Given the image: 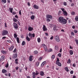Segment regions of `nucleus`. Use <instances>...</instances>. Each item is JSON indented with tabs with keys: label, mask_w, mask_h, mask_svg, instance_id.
I'll list each match as a JSON object with an SVG mask.
<instances>
[{
	"label": "nucleus",
	"mask_w": 78,
	"mask_h": 78,
	"mask_svg": "<svg viewBox=\"0 0 78 78\" xmlns=\"http://www.w3.org/2000/svg\"><path fill=\"white\" fill-rule=\"evenodd\" d=\"M70 74H73V70L71 71L70 72Z\"/></svg>",
	"instance_id": "53"
},
{
	"label": "nucleus",
	"mask_w": 78,
	"mask_h": 78,
	"mask_svg": "<svg viewBox=\"0 0 78 78\" xmlns=\"http://www.w3.org/2000/svg\"><path fill=\"white\" fill-rule=\"evenodd\" d=\"M39 62H37L36 64V65L37 66V67H38V66H39Z\"/></svg>",
	"instance_id": "33"
},
{
	"label": "nucleus",
	"mask_w": 78,
	"mask_h": 78,
	"mask_svg": "<svg viewBox=\"0 0 78 78\" xmlns=\"http://www.w3.org/2000/svg\"><path fill=\"white\" fill-rule=\"evenodd\" d=\"M58 56L59 57H61V53H59L58 54Z\"/></svg>",
	"instance_id": "48"
},
{
	"label": "nucleus",
	"mask_w": 78,
	"mask_h": 78,
	"mask_svg": "<svg viewBox=\"0 0 78 78\" xmlns=\"http://www.w3.org/2000/svg\"><path fill=\"white\" fill-rule=\"evenodd\" d=\"M52 59H55V56L54 55H52Z\"/></svg>",
	"instance_id": "46"
},
{
	"label": "nucleus",
	"mask_w": 78,
	"mask_h": 78,
	"mask_svg": "<svg viewBox=\"0 0 78 78\" xmlns=\"http://www.w3.org/2000/svg\"><path fill=\"white\" fill-rule=\"evenodd\" d=\"M8 34V31L6 30H4L2 31V36H5L7 35Z\"/></svg>",
	"instance_id": "4"
},
{
	"label": "nucleus",
	"mask_w": 78,
	"mask_h": 78,
	"mask_svg": "<svg viewBox=\"0 0 78 78\" xmlns=\"http://www.w3.org/2000/svg\"><path fill=\"white\" fill-rule=\"evenodd\" d=\"M12 14H13V15H15L16 14V12H13L12 13Z\"/></svg>",
	"instance_id": "54"
},
{
	"label": "nucleus",
	"mask_w": 78,
	"mask_h": 78,
	"mask_svg": "<svg viewBox=\"0 0 78 78\" xmlns=\"http://www.w3.org/2000/svg\"><path fill=\"white\" fill-rule=\"evenodd\" d=\"M27 78H31V76H27Z\"/></svg>",
	"instance_id": "64"
},
{
	"label": "nucleus",
	"mask_w": 78,
	"mask_h": 78,
	"mask_svg": "<svg viewBox=\"0 0 78 78\" xmlns=\"http://www.w3.org/2000/svg\"><path fill=\"white\" fill-rule=\"evenodd\" d=\"M46 21L49 22L51 21V20L53 19V17H52V16L50 15H47L46 16Z\"/></svg>",
	"instance_id": "2"
},
{
	"label": "nucleus",
	"mask_w": 78,
	"mask_h": 78,
	"mask_svg": "<svg viewBox=\"0 0 78 78\" xmlns=\"http://www.w3.org/2000/svg\"><path fill=\"white\" fill-rule=\"evenodd\" d=\"M6 37H2V39H3V40H4L6 38Z\"/></svg>",
	"instance_id": "59"
},
{
	"label": "nucleus",
	"mask_w": 78,
	"mask_h": 78,
	"mask_svg": "<svg viewBox=\"0 0 78 78\" xmlns=\"http://www.w3.org/2000/svg\"><path fill=\"white\" fill-rule=\"evenodd\" d=\"M44 47V49L46 51H47L48 50H47V46L46 45H45Z\"/></svg>",
	"instance_id": "32"
},
{
	"label": "nucleus",
	"mask_w": 78,
	"mask_h": 78,
	"mask_svg": "<svg viewBox=\"0 0 78 78\" xmlns=\"http://www.w3.org/2000/svg\"><path fill=\"white\" fill-rule=\"evenodd\" d=\"M13 53H16L17 52V49L15 48L13 51Z\"/></svg>",
	"instance_id": "42"
},
{
	"label": "nucleus",
	"mask_w": 78,
	"mask_h": 78,
	"mask_svg": "<svg viewBox=\"0 0 78 78\" xmlns=\"http://www.w3.org/2000/svg\"><path fill=\"white\" fill-rule=\"evenodd\" d=\"M14 45H12L9 48V50L10 51H12V50H13V49H14Z\"/></svg>",
	"instance_id": "11"
},
{
	"label": "nucleus",
	"mask_w": 78,
	"mask_h": 78,
	"mask_svg": "<svg viewBox=\"0 0 78 78\" xmlns=\"http://www.w3.org/2000/svg\"><path fill=\"white\" fill-rule=\"evenodd\" d=\"M55 38L57 42H59L60 41V39H59V36H55Z\"/></svg>",
	"instance_id": "7"
},
{
	"label": "nucleus",
	"mask_w": 78,
	"mask_h": 78,
	"mask_svg": "<svg viewBox=\"0 0 78 78\" xmlns=\"http://www.w3.org/2000/svg\"><path fill=\"white\" fill-rule=\"evenodd\" d=\"M17 54L16 53L15 54L13 55V59H16L17 58Z\"/></svg>",
	"instance_id": "13"
},
{
	"label": "nucleus",
	"mask_w": 78,
	"mask_h": 78,
	"mask_svg": "<svg viewBox=\"0 0 78 78\" xmlns=\"http://www.w3.org/2000/svg\"><path fill=\"white\" fill-rule=\"evenodd\" d=\"M1 53L3 54V55H5L6 54V52L4 51H1Z\"/></svg>",
	"instance_id": "23"
},
{
	"label": "nucleus",
	"mask_w": 78,
	"mask_h": 78,
	"mask_svg": "<svg viewBox=\"0 0 78 78\" xmlns=\"http://www.w3.org/2000/svg\"><path fill=\"white\" fill-rule=\"evenodd\" d=\"M32 35L33 37H35V34H33Z\"/></svg>",
	"instance_id": "55"
},
{
	"label": "nucleus",
	"mask_w": 78,
	"mask_h": 78,
	"mask_svg": "<svg viewBox=\"0 0 78 78\" xmlns=\"http://www.w3.org/2000/svg\"><path fill=\"white\" fill-rule=\"evenodd\" d=\"M61 52H62V48H61L60 49V51H59V52L60 53H61Z\"/></svg>",
	"instance_id": "62"
},
{
	"label": "nucleus",
	"mask_w": 78,
	"mask_h": 78,
	"mask_svg": "<svg viewBox=\"0 0 78 78\" xmlns=\"http://www.w3.org/2000/svg\"><path fill=\"white\" fill-rule=\"evenodd\" d=\"M13 26L14 27V28H15L16 29V30H17L18 28H19V27H18V25L16 23H13Z\"/></svg>",
	"instance_id": "5"
},
{
	"label": "nucleus",
	"mask_w": 78,
	"mask_h": 78,
	"mask_svg": "<svg viewBox=\"0 0 78 78\" xmlns=\"http://www.w3.org/2000/svg\"><path fill=\"white\" fill-rule=\"evenodd\" d=\"M59 62V58H57V61L56 62V63H57Z\"/></svg>",
	"instance_id": "41"
},
{
	"label": "nucleus",
	"mask_w": 78,
	"mask_h": 78,
	"mask_svg": "<svg viewBox=\"0 0 78 78\" xmlns=\"http://www.w3.org/2000/svg\"><path fill=\"white\" fill-rule=\"evenodd\" d=\"M75 20L76 21H78V16H76L75 18Z\"/></svg>",
	"instance_id": "38"
},
{
	"label": "nucleus",
	"mask_w": 78,
	"mask_h": 78,
	"mask_svg": "<svg viewBox=\"0 0 78 78\" xmlns=\"http://www.w3.org/2000/svg\"><path fill=\"white\" fill-rule=\"evenodd\" d=\"M15 17L16 19H18V16H17V15L15 16Z\"/></svg>",
	"instance_id": "58"
},
{
	"label": "nucleus",
	"mask_w": 78,
	"mask_h": 78,
	"mask_svg": "<svg viewBox=\"0 0 78 78\" xmlns=\"http://www.w3.org/2000/svg\"><path fill=\"white\" fill-rule=\"evenodd\" d=\"M63 5H64V6H66L67 4V3H66V2H63Z\"/></svg>",
	"instance_id": "45"
},
{
	"label": "nucleus",
	"mask_w": 78,
	"mask_h": 78,
	"mask_svg": "<svg viewBox=\"0 0 78 78\" xmlns=\"http://www.w3.org/2000/svg\"><path fill=\"white\" fill-rule=\"evenodd\" d=\"M33 8H34V9H39V6H38L37 5H34Z\"/></svg>",
	"instance_id": "12"
},
{
	"label": "nucleus",
	"mask_w": 78,
	"mask_h": 78,
	"mask_svg": "<svg viewBox=\"0 0 78 78\" xmlns=\"http://www.w3.org/2000/svg\"><path fill=\"white\" fill-rule=\"evenodd\" d=\"M62 12L61 11H59L58 13V16H60L61 15V13Z\"/></svg>",
	"instance_id": "36"
},
{
	"label": "nucleus",
	"mask_w": 78,
	"mask_h": 78,
	"mask_svg": "<svg viewBox=\"0 0 78 78\" xmlns=\"http://www.w3.org/2000/svg\"><path fill=\"white\" fill-rule=\"evenodd\" d=\"M43 31H47V27L45 25H43Z\"/></svg>",
	"instance_id": "8"
},
{
	"label": "nucleus",
	"mask_w": 78,
	"mask_h": 78,
	"mask_svg": "<svg viewBox=\"0 0 78 78\" xmlns=\"http://www.w3.org/2000/svg\"><path fill=\"white\" fill-rule=\"evenodd\" d=\"M56 64H57L59 67H61L62 66V64H61V62H58L57 63H56Z\"/></svg>",
	"instance_id": "14"
},
{
	"label": "nucleus",
	"mask_w": 78,
	"mask_h": 78,
	"mask_svg": "<svg viewBox=\"0 0 78 78\" xmlns=\"http://www.w3.org/2000/svg\"><path fill=\"white\" fill-rule=\"evenodd\" d=\"M34 54H37L38 53V51H34Z\"/></svg>",
	"instance_id": "43"
},
{
	"label": "nucleus",
	"mask_w": 78,
	"mask_h": 78,
	"mask_svg": "<svg viewBox=\"0 0 78 78\" xmlns=\"http://www.w3.org/2000/svg\"><path fill=\"white\" fill-rule=\"evenodd\" d=\"M71 15L74 16L75 15V12L74 11H72L71 13Z\"/></svg>",
	"instance_id": "34"
},
{
	"label": "nucleus",
	"mask_w": 78,
	"mask_h": 78,
	"mask_svg": "<svg viewBox=\"0 0 78 78\" xmlns=\"http://www.w3.org/2000/svg\"><path fill=\"white\" fill-rule=\"evenodd\" d=\"M28 30L29 31H31L33 30V28L30 26H29Z\"/></svg>",
	"instance_id": "9"
},
{
	"label": "nucleus",
	"mask_w": 78,
	"mask_h": 78,
	"mask_svg": "<svg viewBox=\"0 0 78 78\" xmlns=\"http://www.w3.org/2000/svg\"><path fill=\"white\" fill-rule=\"evenodd\" d=\"M60 9L63 12V14L64 15V16H67L68 13H67V12L66 11V10H65V9L63 8H61Z\"/></svg>",
	"instance_id": "3"
},
{
	"label": "nucleus",
	"mask_w": 78,
	"mask_h": 78,
	"mask_svg": "<svg viewBox=\"0 0 78 78\" xmlns=\"http://www.w3.org/2000/svg\"><path fill=\"white\" fill-rule=\"evenodd\" d=\"M37 41L38 43H40L41 42V38L38 37L37 39Z\"/></svg>",
	"instance_id": "26"
},
{
	"label": "nucleus",
	"mask_w": 78,
	"mask_h": 78,
	"mask_svg": "<svg viewBox=\"0 0 78 78\" xmlns=\"http://www.w3.org/2000/svg\"><path fill=\"white\" fill-rule=\"evenodd\" d=\"M32 78H36V73L33 72V73H32Z\"/></svg>",
	"instance_id": "15"
},
{
	"label": "nucleus",
	"mask_w": 78,
	"mask_h": 78,
	"mask_svg": "<svg viewBox=\"0 0 78 78\" xmlns=\"http://www.w3.org/2000/svg\"><path fill=\"white\" fill-rule=\"evenodd\" d=\"M75 41H76V44L78 45V40H75Z\"/></svg>",
	"instance_id": "52"
},
{
	"label": "nucleus",
	"mask_w": 78,
	"mask_h": 78,
	"mask_svg": "<svg viewBox=\"0 0 78 78\" xmlns=\"http://www.w3.org/2000/svg\"><path fill=\"white\" fill-rule=\"evenodd\" d=\"M72 28H73V29H75V26H73L72 27Z\"/></svg>",
	"instance_id": "61"
},
{
	"label": "nucleus",
	"mask_w": 78,
	"mask_h": 78,
	"mask_svg": "<svg viewBox=\"0 0 78 78\" xmlns=\"http://www.w3.org/2000/svg\"><path fill=\"white\" fill-rule=\"evenodd\" d=\"M13 20L15 22H17V19H16V18H14L13 19Z\"/></svg>",
	"instance_id": "37"
},
{
	"label": "nucleus",
	"mask_w": 78,
	"mask_h": 78,
	"mask_svg": "<svg viewBox=\"0 0 78 78\" xmlns=\"http://www.w3.org/2000/svg\"><path fill=\"white\" fill-rule=\"evenodd\" d=\"M29 36L30 39H32V34L31 33H29L28 34Z\"/></svg>",
	"instance_id": "17"
},
{
	"label": "nucleus",
	"mask_w": 78,
	"mask_h": 78,
	"mask_svg": "<svg viewBox=\"0 0 78 78\" xmlns=\"http://www.w3.org/2000/svg\"><path fill=\"white\" fill-rule=\"evenodd\" d=\"M73 67H76V65L75 64L73 63Z\"/></svg>",
	"instance_id": "57"
},
{
	"label": "nucleus",
	"mask_w": 78,
	"mask_h": 78,
	"mask_svg": "<svg viewBox=\"0 0 78 78\" xmlns=\"http://www.w3.org/2000/svg\"><path fill=\"white\" fill-rule=\"evenodd\" d=\"M8 67H9V63H7V64L5 65V67L6 68H8Z\"/></svg>",
	"instance_id": "35"
},
{
	"label": "nucleus",
	"mask_w": 78,
	"mask_h": 78,
	"mask_svg": "<svg viewBox=\"0 0 78 78\" xmlns=\"http://www.w3.org/2000/svg\"><path fill=\"white\" fill-rule=\"evenodd\" d=\"M16 40L17 43L18 44H19V43H20V41H19V37H17V38H16Z\"/></svg>",
	"instance_id": "27"
},
{
	"label": "nucleus",
	"mask_w": 78,
	"mask_h": 78,
	"mask_svg": "<svg viewBox=\"0 0 78 78\" xmlns=\"http://www.w3.org/2000/svg\"><path fill=\"white\" fill-rule=\"evenodd\" d=\"M71 6H74V3H72L71 5Z\"/></svg>",
	"instance_id": "56"
},
{
	"label": "nucleus",
	"mask_w": 78,
	"mask_h": 78,
	"mask_svg": "<svg viewBox=\"0 0 78 78\" xmlns=\"http://www.w3.org/2000/svg\"><path fill=\"white\" fill-rule=\"evenodd\" d=\"M70 55H72L73 54V51L72 50H70L69 51Z\"/></svg>",
	"instance_id": "24"
},
{
	"label": "nucleus",
	"mask_w": 78,
	"mask_h": 78,
	"mask_svg": "<svg viewBox=\"0 0 78 78\" xmlns=\"http://www.w3.org/2000/svg\"><path fill=\"white\" fill-rule=\"evenodd\" d=\"M35 18V16L34 15H32L30 17V19L31 20H34Z\"/></svg>",
	"instance_id": "21"
},
{
	"label": "nucleus",
	"mask_w": 78,
	"mask_h": 78,
	"mask_svg": "<svg viewBox=\"0 0 78 78\" xmlns=\"http://www.w3.org/2000/svg\"><path fill=\"white\" fill-rule=\"evenodd\" d=\"M65 70L66 72H68L69 71V68H68V67L67 66L65 68Z\"/></svg>",
	"instance_id": "19"
},
{
	"label": "nucleus",
	"mask_w": 78,
	"mask_h": 78,
	"mask_svg": "<svg viewBox=\"0 0 78 78\" xmlns=\"http://www.w3.org/2000/svg\"><path fill=\"white\" fill-rule=\"evenodd\" d=\"M40 75L41 76H44V73L42 71H41L40 72Z\"/></svg>",
	"instance_id": "16"
},
{
	"label": "nucleus",
	"mask_w": 78,
	"mask_h": 78,
	"mask_svg": "<svg viewBox=\"0 0 78 78\" xmlns=\"http://www.w3.org/2000/svg\"><path fill=\"white\" fill-rule=\"evenodd\" d=\"M55 50L58 51V46L57 45H55Z\"/></svg>",
	"instance_id": "29"
},
{
	"label": "nucleus",
	"mask_w": 78,
	"mask_h": 78,
	"mask_svg": "<svg viewBox=\"0 0 78 78\" xmlns=\"http://www.w3.org/2000/svg\"><path fill=\"white\" fill-rule=\"evenodd\" d=\"M30 5H31L30 3L28 2L27 3V5L28 6H30Z\"/></svg>",
	"instance_id": "50"
},
{
	"label": "nucleus",
	"mask_w": 78,
	"mask_h": 78,
	"mask_svg": "<svg viewBox=\"0 0 78 78\" xmlns=\"http://www.w3.org/2000/svg\"><path fill=\"white\" fill-rule=\"evenodd\" d=\"M39 73H37V72H36L35 73V75H39Z\"/></svg>",
	"instance_id": "60"
},
{
	"label": "nucleus",
	"mask_w": 78,
	"mask_h": 78,
	"mask_svg": "<svg viewBox=\"0 0 78 78\" xmlns=\"http://www.w3.org/2000/svg\"><path fill=\"white\" fill-rule=\"evenodd\" d=\"M32 57L33 56L32 55H31L29 57V61H33V58H32Z\"/></svg>",
	"instance_id": "20"
},
{
	"label": "nucleus",
	"mask_w": 78,
	"mask_h": 78,
	"mask_svg": "<svg viewBox=\"0 0 78 78\" xmlns=\"http://www.w3.org/2000/svg\"><path fill=\"white\" fill-rule=\"evenodd\" d=\"M9 10L11 13H12V10H13V8H9Z\"/></svg>",
	"instance_id": "28"
},
{
	"label": "nucleus",
	"mask_w": 78,
	"mask_h": 78,
	"mask_svg": "<svg viewBox=\"0 0 78 78\" xmlns=\"http://www.w3.org/2000/svg\"><path fill=\"white\" fill-rule=\"evenodd\" d=\"M58 21L59 23H61L63 25H65L67 23V20L66 19H64V17L62 16H60L59 17Z\"/></svg>",
	"instance_id": "1"
},
{
	"label": "nucleus",
	"mask_w": 78,
	"mask_h": 78,
	"mask_svg": "<svg viewBox=\"0 0 78 78\" xmlns=\"http://www.w3.org/2000/svg\"><path fill=\"white\" fill-rule=\"evenodd\" d=\"M71 34L72 36H74V35H75V34H74V33L73 32H72L71 33Z\"/></svg>",
	"instance_id": "49"
},
{
	"label": "nucleus",
	"mask_w": 78,
	"mask_h": 78,
	"mask_svg": "<svg viewBox=\"0 0 78 78\" xmlns=\"http://www.w3.org/2000/svg\"><path fill=\"white\" fill-rule=\"evenodd\" d=\"M74 32L75 33H78V30L75 29L74 30Z\"/></svg>",
	"instance_id": "44"
},
{
	"label": "nucleus",
	"mask_w": 78,
	"mask_h": 78,
	"mask_svg": "<svg viewBox=\"0 0 78 78\" xmlns=\"http://www.w3.org/2000/svg\"><path fill=\"white\" fill-rule=\"evenodd\" d=\"M53 30H57V27L55 25L53 27Z\"/></svg>",
	"instance_id": "18"
},
{
	"label": "nucleus",
	"mask_w": 78,
	"mask_h": 78,
	"mask_svg": "<svg viewBox=\"0 0 78 78\" xmlns=\"http://www.w3.org/2000/svg\"><path fill=\"white\" fill-rule=\"evenodd\" d=\"M42 63L44 65L45 64V63H46V62L44 61Z\"/></svg>",
	"instance_id": "63"
},
{
	"label": "nucleus",
	"mask_w": 78,
	"mask_h": 78,
	"mask_svg": "<svg viewBox=\"0 0 78 78\" xmlns=\"http://www.w3.org/2000/svg\"><path fill=\"white\" fill-rule=\"evenodd\" d=\"M19 14L20 15H22V12H21V10H20L19 12Z\"/></svg>",
	"instance_id": "47"
},
{
	"label": "nucleus",
	"mask_w": 78,
	"mask_h": 78,
	"mask_svg": "<svg viewBox=\"0 0 78 78\" xmlns=\"http://www.w3.org/2000/svg\"><path fill=\"white\" fill-rule=\"evenodd\" d=\"M1 2L3 4L6 3V0H2Z\"/></svg>",
	"instance_id": "22"
},
{
	"label": "nucleus",
	"mask_w": 78,
	"mask_h": 78,
	"mask_svg": "<svg viewBox=\"0 0 78 78\" xmlns=\"http://www.w3.org/2000/svg\"><path fill=\"white\" fill-rule=\"evenodd\" d=\"M53 50L51 49H49L48 50V52H51Z\"/></svg>",
	"instance_id": "40"
},
{
	"label": "nucleus",
	"mask_w": 78,
	"mask_h": 78,
	"mask_svg": "<svg viewBox=\"0 0 78 78\" xmlns=\"http://www.w3.org/2000/svg\"><path fill=\"white\" fill-rule=\"evenodd\" d=\"M14 38H17V35L16 34H14Z\"/></svg>",
	"instance_id": "39"
},
{
	"label": "nucleus",
	"mask_w": 78,
	"mask_h": 78,
	"mask_svg": "<svg viewBox=\"0 0 78 78\" xmlns=\"http://www.w3.org/2000/svg\"><path fill=\"white\" fill-rule=\"evenodd\" d=\"M71 62V60H70V59L69 58L68 59V61L67 62V63L68 64H70Z\"/></svg>",
	"instance_id": "31"
},
{
	"label": "nucleus",
	"mask_w": 78,
	"mask_h": 78,
	"mask_svg": "<svg viewBox=\"0 0 78 78\" xmlns=\"http://www.w3.org/2000/svg\"><path fill=\"white\" fill-rule=\"evenodd\" d=\"M27 40L28 41H30V38L29 37H28V36H27L26 37Z\"/></svg>",
	"instance_id": "30"
},
{
	"label": "nucleus",
	"mask_w": 78,
	"mask_h": 78,
	"mask_svg": "<svg viewBox=\"0 0 78 78\" xmlns=\"http://www.w3.org/2000/svg\"><path fill=\"white\" fill-rule=\"evenodd\" d=\"M26 43L25 42V41H23L22 44V45H23H23H26Z\"/></svg>",
	"instance_id": "25"
},
{
	"label": "nucleus",
	"mask_w": 78,
	"mask_h": 78,
	"mask_svg": "<svg viewBox=\"0 0 78 78\" xmlns=\"http://www.w3.org/2000/svg\"><path fill=\"white\" fill-rule=\"evenodd\" d=\"M15 69L16 70H18L19 69V67L18 66H16L15 68Z\"/></svg>",
	"instance_id": "51"
},
{
	"label": "nucleus",
	"mask_w": 78,
	"mask_h": 78,
	"mask_svg": "<svg viewBox=\"0 0 78 78\" xmlns=\"http://www.w3.org/2000/svg\"><path fill=\"white\" fill-rule=\"evenodd\" d=\"M8 71L5 69H3L2 70V73H6Z\"/></svg>",
	"instance_id": "10"
},
{
	"label": "nucleus",
	"mask_w": 78,
	"mask_h": 78,
	"mask_svg": "<svg viewBox=\"0 0 78 78\" xmlns=\"http://www.w3.org/2000/svg\"><path fill=\"white\" fill-rule=\"evenodd\" d=\"M5 58V56L4 55H2L1 57L0 58V63L2 62L3 61H4Z\"/></svg>",
	"instance_id": "6"
}]
</instances>
